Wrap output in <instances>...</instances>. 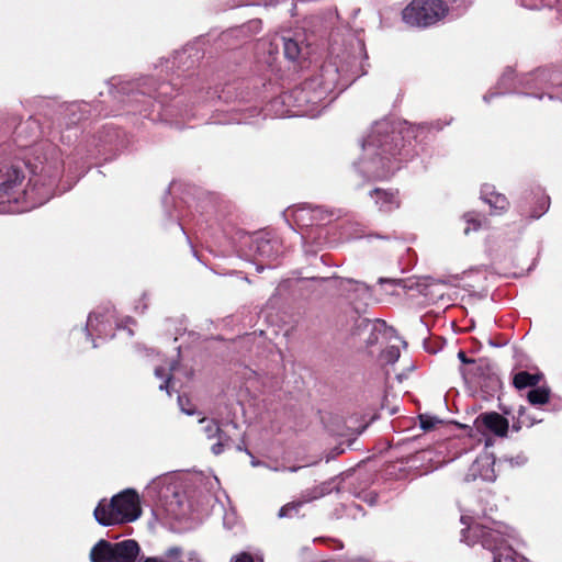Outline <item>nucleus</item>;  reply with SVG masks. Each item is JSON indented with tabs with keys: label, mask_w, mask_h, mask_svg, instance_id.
<instances>
[{
	"label": "nucleus",
	"mask_w": 562,
	"mask_h": 562,
	"mask_svg": "<svg viewBox=\"0 0 562 562\" xmlns=\"http://www.w3.org/2000/svg\"><path fill=\"white\" fill-rule=\"evenodd\" d=\"M352 49L353 54L325 61L316 76L281 95L282 103L294 108L291 115L317 116L339 92L367 74L364 43L356 40Z\"/></svg>",
	"instance_id": "1"
},
{
	"label": "nucleus",
	"mask_w": 562,
	"mask_h": 562,
	"mask_svg": "<svg viewBox=\"0 0 562 562\" xmlns=\"http://www.w3.org/2000/svg\"><path fill=\"white\" fill-rule=\"evenodd\" d=\"M448 124H450V121L441 122L438 120L411 125L397 131L386 120L375 122L362 143L364 151L371 156L369 161L363 162L366 173L375 180L391 178L401 168L403 161H407L415 156L412 138H416L418 133L424 131L439 132Z\"/></svg>",
	"instance_id": "2"
},
{
	"label": "nucleus",
	"mask_w": 562,
	"mask_h": 562,
	"mask_svg": "<svg viewBox=\"0 0 562 562\" xmlns=\"http://www.w3.org/2000/svg\"><path fill=\"white\" fill-rule=\"evenodd\" d=\"M31 173L30 184L33 186L35 203L43 205L56 194L66 189H59V181L64 173L63 153L58 146L42 140L30 148L27 160L24 164Z\"/></svg>",
	"instance_id": "3"
},
{
	"label": "nucleus",
	"mask_w": 562,
	"mask_h": 562,
	"mask_svg": "<svg viewBox=\"0 0 562 562\" xmlns=\"http://www.w3.org/2000/svg\"><path fill=\"white\" fill-rule=\"evenodd\" d=\"M2 153L0 149V212L11 210V204L16 205L18 212L41 206L33 198V186L30 180L26 182L24 165L4 158Z\"/></svg>",
	"instance_id": "4"
},
{
	"label": "nucleus",
	"mask_w": 562,
	"mask_h": 562,
	"mask_svg": "<svg viewBox=\"0 0 562 562\" xmlns=\"http://www.w3.org/2000/svg\"><path fill=\"white\" fill-rule=\"evenodd\" d=\"M140 515L138 494L131 488L114 495L110 502L101 499L93 512L97 522L104 527L132 522Z\"/></svg>",
	"instance_id": "5"
},
{
	"label": "nucleus",
	"mask_w": 562,
	"mask_h": 562,
	"mask_svg": "<svg viewBox=\"0 0 562 562\" xmlns=\"http://www.w3.org/2000/svg\"><path fill=\"white\" fill-rule=\"evenodd\" d=\"M462 541L469 546L481 543L493 555L506 547H512L510 541L516 540V531L499 522L491 521V525L475 522L462 530Z\"/></svg>",
	"instance_id": "6"
},
{
	"label": "nucleus",
	"mask_w": 562,
	"mask_h": 562,
	"mask_svg": "<svg viewBox=\"0 0 562 562\" xmlns=\"http://www.w3.org/2000/svg\"><path fill=\"white\" fill-rule=\"evenodd\" d=\"M519 86L525 90V95L542 99L547 94L549 99L562 100V69L539 68L519 79Z\"/></svg>",
	"instance_id": "7"
},
{
	"label": "nucleus",
	"mask_w": 562,
	"mask_h": 562,
	"mask_svg": "<svg viewBox=\"0 0 562 562\" xmlns=\"http://www.w3.org/2000/svg\"><path fill=\"white\" fill-rule=\"evenodd\" d=\"M453 7L442 0H414L402 12L403 21L417 27H428L449 14Z\"/></svg>",
	"instance_id": "8"
},
{
	"label": "nucleus",
	"mask_w": 562,
	"mask_h": 562,
	"mask_svg": "<svg viewBox=\"0 0 562 562\" xmlns=\"http://www.w3.org/2000/svg\"><path fill=\"white\" fill-rule=\"evenodd\" d=\"M460 372L467 381L486 389L488 393L496 392L502 385L493 363L487 358L476 359L471 367L461 368Z\"/></svg>",
	"instance_id": "9"
},
{
	"label": "nucleus",
	"mask_w": 562,
	"mask_h": 562,
	"mask_svg": "<svg viewBox=\"0 0 562 562\" xmlns=\"http://www.w3.org/2000/svg\"><path fill=\"white\" fill-rule=\"evenodd\" d=\"M549 206L550 198L540 188L524 192L518 202L520 214L532 220L541 217Z\"/></svg>",
	"instance_id": "10"
},
{
	"label": "nucleus",
	"mask_w": 562,
	"mask_h": 562,
	"mask_svg": "<svg viewBox=\"0 0 562 562\" xmlns=\"http://www.w3.org/2000/svg\"><path fill=\"white\" fill-rule=\"evenodd\" d=\"M333 214L321 206L302 204L292 211L294 224L300 228L322 226L330 222Z\"/></svg>",
	"instance_id": "11"
},
{
	"label": "nucleus",
	"mask_w": 562,
	"mask_h": 562,
	"mask_svg": "<svg viewBox=\"0 0 562 562\" xmlns=\"http://www.w3.org/2000/svg\"><path fill=\"white\" fill-rule=\"evenodd\" d=\"M369 194L382 213L389 214L401 207L402 199L398 189L375 188Z\"/></svg>",
	"instance_id": "12"
},
{
	"label": "nucleus",
	"mask_w": 562,
	"mask_h": 562,
	"mask_svg": "<svg viewBox=\"0 0 562 562\" xmlns=\"http://www.w3.org/2000/svg\"><path fill=\"white\" fill-rule=\"evenodd\" d=\"M239 437H243V432L237 423L233 420L221 423L220 431L216 436L217 441L211 447L212 453L220 456L225 449L232 448Z\"/></svg>",
	"instance_id": "13"
},
{
	"label": "nucleus",
	"mask_w": 562,
	"mask_h": 562,
	"mask_svg": "<svg viewBox=\"0 0 562 562\" xmlns=\"http://www.w3.org/2000/svg\"><path fill=\"white\" fill-rule=\"evenodd\" d=\"M250 248L259 258L266 259L269 262H276L281 255L280 241L267 235L255 237Z\"/></svg>",
	"instance_id": "14"
},
{
	"label": "nucleus",
	"mask_w": 562,
	"mask_h": 562,
	"mask_svg": "<svg viewBox=\"0 0 562 562\" xmlns=\"http://www.w3.org/2000/svg\"><path fill=\"white\" fill-rule=\"evenodd\" d=\"M112 318L113 316L110 312L104 314L91 313L88 316L86 325L87 336L91 337L95 333L99 338L114 337V334L112 333Z\"/></svg>",
	"instance_id": "15"
},
{
	"label": "nucleus",
	"mask_w": 562,
	"mask_h": 562,
	"mask_svg": "<svg viewBox=\"0 0 562 562\" xmlns=\"http://www.w3.org/2000/svg\"><path fill=\"white\" fill-rule=\"evenodd\" d=\"M477 427L483 426L490 432L504 437L508 431V420L496 412L483 413L475 419Z\"/></svg>",
	"instance_id": "16"
},
{
	"label": "nucleus",
	"mask_w": 562,
	"mask_h": 562,
	"mask_svg": "<svg viewBox=\"0 0 562 562\" xmlns=\"http://www.w3.org/2000/svg\"><path fill=\"white\" fill-rule=\"evenodd\" d=\"M114 562H136L140 547L136 540L127 539L113 543Z\"/></svg>",
	"instance_id": "17"
},
{
	"label": "nucleus",
	"mask_w": 562,
	"mask_h": 562,
	"mask_svg": "<svg viewBox=\"0 0 562 562\" xmlns=\"http://www.w3.org/2000/svg\"><path fill=\"white\" fill-rule=\"evenodd\" d=\"M481 198L487 203L493 214L504 212L508 207L507 198L494 191L492 186L484 184L481 189Z\"/></svg>",
	"instance_id": "18"
},
{
	"label": "nucleus",
	"mask_w": 562,
	"mask_h": 562,
	"mask_svg": "<svg viewBox=\"0 0 562 562\" xmlns=\"http://www.w3.org/2000/svg\"><path fill=\"white\" fill-rule=\"evenodd\" d=\"M517 92V87L515 85V74L512 68H507L497 82V91L490 92L484 95V101L490 102L494 97Z\"/></svg>",
	"instance_id": "19"
},
{
	"label": "nucleus",
	"mask_w": 562,
	"mask_h": 562,
	"mask_svg": "<svg viewBox=\"0 0 562 562\" xmlns=\"http://www.w3.org/2000/svg\"><path fill=\"white\" fill-rule=\"evenodd\" d=\"M91 562H114L113 543L101 539L90 551Z\"/></svg>",
	"instance_id": "20"
},
{
	"label": "nucleus",
	"mask_w": 562,
	"mask_h": 562,
	"mask_svg": "<svg viewBox=\"0 0 562 562\" xmlns=\"http://www.w3.org/2000/svg\"><path fill=\"white\" fill-rule=\"evenodd\" d=\"M541 374H532L527 371H519L514 375L513 384L516 389L535 387L539 384Z\"/></svg>",
	"instance_id": "21"
},
{
	"label": "nucleus",
	"mask_w": 562,
	"mask_h": 562,
	"mask_svg": "<svg viewBox=\"0 0 562 562\" xmlns=\"http://www.w3.org/2000/svg\"><path fill=\"white\" fill-rule=\"evenodd\" d=\"M527 398L531 405L546 404L550 398V389L546 386H535L528 392Z\"/></svg>",
	"instance_id": "22"
},
{
	"label": "nucleus",
	"mask_w": 562,
	"mask_h": 562,
	"mask_svg": "<svg viewBox=\"0 0 562 562\" xmlns=\"http://www.w3.org/2000/svg\"><path fill=\"white\" fill-rule=\"evenodd\" d=\"M281 40L283 44L284 56L292 61L299 59L302 53V47L299 41L285 36H283Z\"/></svg>",
	"instance_id": "23"
},
{
	"label": "nucleus",
	"mask_w": 562,
	"mask_h": 562,
	"mask_svg": "<svg viewBox=\"0 0 562 562\" xmlns=\"http://www.w3.org/2000/svg\"><path fill=\"white\" fill-rule=\"evenodd\" d=\"M525 559L519 557L513 547H506L504 550L493 555V562H524Z\"/></svg>",
	"instance_id": "24"
},
{
	"label": "nucleus",
	"mask_w": 562,
	"mask_h": 562,
	"mask_svg": "<svg viewBox=\"0 0 562 562\" xmlns=\"http://www.w3.org/2000/svg\"><path fill=\"white\" fill-rule=\"evenodd\" d=\"M200 424L203 425V432L205 434L207 439H214L218 435L221 423L214 418L202 417L199 420Z\"/></svg>",
	"instance_id": "25"
},
{
	"label": "nucleus",
	"mask_w": 562,
	"mask_h": 562,
	"mask_svg": "<svg viewBox=\"0 0 562 562\" xmlns=\"http://www.w3.org/2000/svg\"><path fill=\"white\" fill-rule=\"evenodd\" d=\"M559 0H518V3L528 10H541L553 8Z\"/></svg>",
	"instance_id": "26"
},
{
	"label": "nucleus",
	"mask_w": 562,
	"mask_h": 562,
	"mask_svg": "<svg viewBox=\"0 0 562 562\" xmlns=\"http://www.w3.org/2000/svg\"><path fill=\"white\" fill-rule=\"evenodd\" d=\"M150 81V88L147 90H142V94H148L149 98H154L155 100H158L159 98L169 94L171 91V86L167 82L160 83L157 88H151L153 80Z\"/></svg>",
	"instance_id": "27"
},
{
	"label": "nucleus",
	"mask_w": 562,
	"mask_h": 562,
	"mask_svg": "<svg viewBox=\"0 0 562 562\" xmlns=\"http://www.w3.org/2000/svg\"><path fill=\"white\" fill-rule=\"evenodd\" d=\"M525 413H526V407L519 406V408L517 411V414H518L517 417L513 418L512 428L514 431H519L522 428V426L531 427L538 422L536 419H530L528 423H526V420L524 419Z\"/></svg>",
	"instance_id": "28"
},
{
	"label": "nucleus",
	"mask_w": 562,
	"mask_h": 562,
	"mask_svg": "<svg viewBox=\"0 0 562 562\" xmlns=\"http://www.w3.org/2000/svg\"><path fill=\"white\" fill-rule=\"evenodd\" d=\"M468 226L464 228V234H469L471 231H479L482 227V222L475 212H468L463 215Z\"/></svg>",
	"instance_id": "29"
},
{
	"label": "nucleus",
	"mask_w": 562,
	"mask_h": 562,
	"mask_svg": "<svg viewBox=\"0 0 562 562\" xmlns=\"http://www.w3.org/2000/svg\"><path fill=\"white\" fill-rule=\"evenodd\" d=\"M302 506H303V502H300V501L288 503L280 508L278 516L280 518L292 517L293 515L299 513V510Z\"/></svg>",
	"instance_id": "30"
},
{
	"label": "nucleus",
	"mask_w": 562,
	"mask_h": 562,
	"mask_svg": "<svg viewBox=\"0 0 562 562\" xmlns=\"http://www.w3.org/2000/svg\"><path fill=\"white\" fill-rule=\"evenodd\" d=\"M400 358V349L396 346H390L385 348L381 353V359L387 363L393 364Z\"/></svg>",
	"instance_id": "31"
},
{
	"label": "nucleus",
	"mask_w": 562,
	"mask_h": 562,
	"mask_svg": "<svg viewBox=\"0 0 562 562\" xmlns=\"http://www.w3.org/2000/svg\"><path fill=\"white\" fill-rule=\"evenodd\" d=\"M334 490H336V485L333 480L322 482V483L315 485V494H316V496H319V497L330 494Z\"/></svg>",
	"instance_id": "32"
},
{
	"label": "nucleus",
	"mask_w": 562,
	"mask_h": 562,
	"mask_svg": "<svg viewBox=\"0 0 562 562\" xmlns=\"http://www.w3.org/2000/svg\"><path fill=\"white\" fill-rule=\"evenodd\" d=\"M155 375L164 380V382L159 385V390H165L169 393V382L171 380V374L167 373L164 367H157L155 369Z\"/></svg>",
	"instance_id": "33"
},
{
	"label": "nucleus",
	"mask_w": 562,
	"mask_h": 562,
	"mask_svg": "<svg viewBox=\"0 0 562 562\" xmlns=\"http://www.w3.org/2000/svg\"><path fill=\"white\" fill-rule=\"evenodd\" d=\"M178 404H179L181 411L184 414H187V415L191 416V415H194L196 413L195 408L190 403L189 397H187L186 395H179L178 396Z\"/></svg>",
	"instance_id": "34"
},
{
	"label": "nucleus",
	"mask_w": 562,
	"mask_h": 562,
	"mask_svg": "<svg viewBox=\"0 0 562 562\" xmlns=\"http://www.w3.org/2000/svg\"><path fill=\"white\" fill-rule=\"evenodd\" d=\"M437 423H439V420L436 417L426 414L419 415L420 428L424 430L432 429Z\"/></svg>",
	"instance_id": "35"
},
{
	"label": "nucleus",
	"mask_w": 562,
	"mask_h": 562,
	"mask_svg": "<svg viewBox=\"0 0 562 562\" xmlns=\"http://www.w3.org/2000/svg\"><path fill=\"white\" fill-rule=\"evenodd\" d=\"M321 498L319 496H316L315 494V486L311 487V488H307L305 490L302 494H301V499L300 502H303V505L308 503V502H312V501H315V499H318Z\"/></svg>",
	"instance_id": "36"
},
{
	"label": "nucleus",
	"mask_w": 562,
	"mask_h": 562,
	"mask_svg": "<svg viewBox=\"0 0 562 562\" xmlns=\"http://www.w3.org/2000/svg\"><path fill=\"white\" fill-rule=\"evenodd\" d=\"M344 283H347V284H355V285L357 286V288H356V290H366V291H368V290H369V288L367 286V284H366V283H363V282H359V281H355V280H352V279H341V285H342Z\"/></svg>",
	"instance_id": "37"
},
{
	"label": "nucleus",
	"mask_w": 562,
	"mask_h": 562,
	"mask_svg": "<svg viewBox=\"0 0 562 562\" xmlns=\"http://www.w3.org/2000/svg\"><path fill=\"white\" fill-rule=\"evenodd\" d=\"M458 359L461 361V363L467 364V367H471L473 364V362L476 360V359L468 358L465 352L462 350H460L458 352Z\"/></svg>",
	"instance_id": "38"
},
{
	"label": "nucleus",
	"mask_w": 562,
	"mask_h": 562,
	"mask_svg": "<svg viewBox=\"0 0 562 562\" xmlns=\"http://www.w3.org/2000/svg\"><path fill=\"white\" fill-rule=\"evenodd\" d=\"M527 457L524 453H519L517 457H513V467H520L527 462Z\"/></svg>",
	"instance_id": "39"
},
{
	"label": "nucleus",
	"mask_w": 562,
	"mask_h": 562,
	"mask_svg": "<svg viewBox=\"0 0 562 562\" xmlns=\"http://www.w3.org/2000/svg\"><path fill=\"white\" fill-rule=\"evenodd\" d=\"M234 562H254V559L249 553L243 552L236 557Z\"/></svg>",
	"instance_id": "40"
},
{
	"label": "nucleus",
	"mask_w": 562,
	"mask_h": 562,
	"mask_svg": "<svg viewBox=\"0 0 562 562\" xmlns=\"http://www.w3.org/2000/svg\"><path fill=\"white\" fill-rule=\"evenodd\" d=\"M245 434L243 432V437H239V442L235 446L236 450L238 451H245L246 453L250 454L249 450L246 448V443L244 440Z\"/></svg>",
	"instance_id": "41"
},
{
	"label": "nucleus",
	"mask_w": 562,
	"mask_h": 562,
	"mask_svg": "<svg viewBox=\"0 0 562 562\" xmlns=\"http://www.w3.org/2000/svg\"><path fill=\"white\" fill-rule=\"evenodd\" d=\"M396 283L398 285H402L404 289H413V283L408 284V281L398 280Z\"/></svg>",
	"instance_id": "42"
},
{
	"label": "nucleus",
	"mask_w": 562,
	"mask_h": 562,
	"mask_svg": "<svg viewBox=\"0 0 562 562\" xmlns=\"http://www.w3.org/2000/svg\"><path fill=\"white\" fill-rule=\"evenodd\" d=\"M376 340H378L376 335H375V334H372V335L370 336V338L368 339L367 344H368V345H373V344H375V342H376Z\"/></svg>",
	"instance_id": "43"
},
{
	"label": "nucleus",
	"mask_w": 562,
	"mask_h": 562,
	"mask_svg": "<svg viewBox=\"0 0 562 562\" xmlns=\"http://www.w3.org/2000/svg\"><path fill=\"white\" fill-rule=\"evenodd\" d=\"M501 411L503 412L504 415H510L512 411L510 408H508L507 406H503L501 405Z\"/></svg>",
	"instance_id": "44"
},
{
	"label": "nucleus",
	"mask_w": 562,
	"mask_h": 562,
	"mask_svg": "<svg viewBox=\"0 0 562 562\" xmlns=\"http://www.w3.org/2000/svg\"><path fill=\"white\" fill-rule=\"evenodd\" d=\"M555 4L558 5L557 7L558 12L562 15V0H559Z\"/></svg>",
	"instance_id": "45"
},
{
	"label": "nucleus",
	"mask_w": 562,
	"mask_h": 562,
	"mask_svg": "<svg viewBox=\"0 0 562 562\" xmlns=\"http://www.w3.org/2000/svg\"><path fill=\"white\" fill-rule=\"evenodd\" d=\"M524 419L526 420V423H528L530 419H533V418L530 417L529 415H527V412H526L525 416H524Z\"/></svg>",
	"instance_id": "46"
},
{
	"label": "nucleus",
	"mask_w": 562,
	"mask_h": 562,
	"mask_svg": "<svg viewBox=\"0 0 562 562\" xmlns=\"http://www.w3.org/2000/svg\"><path fill=\"white\" fill-rule=\"evenodd\" d=\"M147 308V303H144L140 307V313H144Z\"/></svg>",
	"instance_id": "47"
},
{
	"label": "nucleus",
	"mask_w": 562,
	"mask_h": 562,
	"mask_svg": "<svg viewBox=\"0 0 562 562\" xmlns=\"http://www.w3.org/2000/svg\"><path fill=\"white\" fill-rule=\"evenodd\" d=\"M18 145H19V147H21V148H26V147H27V145H26V144H24V143H19Z\"/></svg>",
	"instance_id": "48"
},
{
	"label": "nucleus",
	"mask_w": 562,
	"mask_h": 562,
	"mask_svg": "<svg viewBox=\"0 0 562 562\" xmlns=\"http://www.w3.org/2000/svg\"><path fill=\"white\" fill-rule=\"evenodd\" d=\"M371 505H373L375 503V497H371L369 501H368Z\"/></svg>",
	"instance_id": "49"
}]
</instances>
